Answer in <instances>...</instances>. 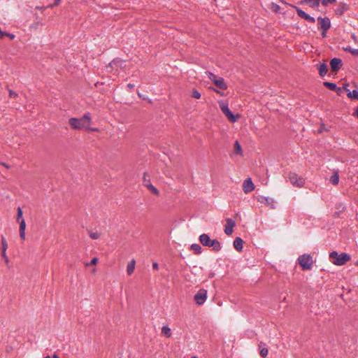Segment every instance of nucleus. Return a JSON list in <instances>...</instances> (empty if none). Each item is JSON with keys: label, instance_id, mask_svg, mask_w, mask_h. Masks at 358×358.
<instances>
[{"label": "nucleus", "instance_id": "f257e3e1", "mask_svg": "<svg viewBox=\"0 0 358 358\" xmlns=\"http://www.w3.org/2000/svg\"><path fill=\"white\" fill-rule=\"evenodd\" d=\"M91 117L89 113H85L81 118L71 117L69 120V124L73 129H82L90 125Z\"/></svg>", "mask_w": 358, "mask_h": 358}, {"label": "nucleus", "instance_id": "f03ea898", "mask_svg": "<svg viewBox=\"0 0 358 358\" xmlns=\"http://www.w3.org/2000/svg\"><path fill=\"white\" fill-rule=\"evenodd\" d=\"M329 259L334 264L343 266L351 259V257L345 252L338 254L336 251H333L329 254Z\"/></svg>", "mask_w": 358, "mask_h": 358}, {"label": "nucleus", "instance_id": "7ed1b4c3", "mask_svg": "<svg viewBox=\"0 0 358 358\" xmlns=\"http://www.w3.org/2000/svg\"><path fill=\"white\" fill-rule=\"evenodd\" d=\"M199 241L203 246L211 247L215 252L221 249V244L217 239L211 240L206 234H203L199 236Z\"/></svg>", "mask_w": 358, "mask_h": 358}, {"label": "nucleus", "instance_id": "20e7f679", "mask_svg": "<svg viewBox=\"0 0 358 358\" xmlns=\"http://www.w3.org/2000/svg\"><path fill=\"white\" fill-rule=\"evenodd\" d=\"M220 108L222 112L225 115V116L228 118V120L231 122H235L237 121V118L240 117L239 115H237V117L232 113V112L229 110L228 107V104L221 101L219 103Z\"/></svg>", "mask_w": 358, "mask_h": 358}, {"label": "nucleus", "instance_id": "39448f33", "mask_svg": "<svg viewBox=\"0 0 358 358\" xmlns=\"http://www.w3.org/2000/svg\"><path fill=\"white\" fill-rule=\"evenodd\" d=\"M208 78L216 85L217 87L221 90H227V85L225 83L223 78H217L214 73L208 72Z\"/></svg>", "mask_w": 358, "mask_h": 358}, {"label": "nucleus", "instance_id": "423d86ee", "mask_svg": "<svg viewBox=\"0 0 358 358\" xmlns=\"http://www.w3.org/2000/svg\"><path fill=\"white\" fill-rule=\"evenodd\" d=\"M298 263L302 268H310L313 266V258L310 255L304 254L298 258Z\"/></svg>", "mask_w": 358, "mask_h": 358}, {"label": "nucleus", "instance_id": "0eeeda50", "mask_svg": "<svg viewBox=\"0 0 358 358\" xmlns=\"http://www.w3.org/2000/svg\"><path fill=\"white\" fill-rule=\"evenodd\" d=\"M290 182L297 187H301L303 186L305 180L302 177L298 176L295 173L290 172L288 176Z\"/></svg>", "mask_w": 358, "mask_h": 358}, {"label": "nucleus", "instance_id": "6e6552de", "mask_svg": "<svg viewBox=\"0 0 358 358\" xmlns=\"http://www.w3.org/2000/svg\"><path fill=\"white\" fill-rule=\"evenodd\" d=\"M126 66L125 62L119 59L116 58L113 59L108 66H106L107 71H110L112 69H115L116 71L118 70L119 68L124 69Z\"/></svg>", "mask_w": 358, "mask_h": 358}, {"label": "nucleus", "instance_id": "1a4fd4ad", "mask_svg": "<svg viewBox=\"0 0 358 358\" xmlns=\"http://www.w3.org/2000/svg\"><path fill=\"white\" fill-rule=\"evenodd\" d=\"M207 298V292L205 289H200L195 295L194 300L198 305L203 304Z\"/></svg>", "mask_w": 358, "mask_h": 358}, {"label": "nucleus", "instance_id": "9d476101", "mask_svg": "<svg viewBox=\"0 0 358 358\" xmlns=\"http://www.w3.org/2000/svg\"><path fill=\"white\" fill-rule=\"evenodd\" d=\"M317 22L319 24V29L321 30L327 31L331 27V22L328 17H319L317 18Z\"/></svg>", "mask_w": 358, "mask_h": 358}, {"label": "nucleus", "instance_id": "9b49d317", "mask_svg": "<svg viewBox=\"0 0 358 358\" xmlns=\"http://www.w3.org/2000/svg\"><path fill=\"white\" fill-rule=\"evenodd\" d=\"M293 8L296 10L298 15L301 17V18L306 20V21L310 22V23H315V20L313 17H311L310 15L307 14L306 12L302 10L301 8H299L297 6H293Z\"/></svg>", "mask_w": 358, "mask_h": 358}, {"label": "nucleus", "instance_id": "f8f14e48", "mask_svg": "<svg viewBox=\"0 0 358 358\" xmlns=\"http://www.w3.org/2000/svg\"><path fill=\"white\" fill-rule=\"evenodd\" d=\"M331 70L332 72H337L343 66L341 59L334 57L330 61Z\"/></svg>", "mask_w": 358, "mask_h": 358}, {"label": "nucleus", "instance_id": "ddd939ff", "mask_svg": "<svg viewBox=\"0 0 358 358\" xmlns=\"http://www.w3.org/2000/svg\"><path fill=\"white\" fill-rule=\"evenodd\" d=\"M255 189V185L250 178L245 179L243 183V190L245 194L250 193Z\"/></svg>", "mask_w": 358, "mask_h": 358}, {"label": "nucleus", "instance_id": "4468645a", "mask_svg": "<svg viewBox=\"0 0 358 358\" xmlns=\"http://www.w3.org/2000/svg\"><path fill=\"white\" fill-rule=\"evenodd\" d=\"M226 224L224 228V233L227 235H231L233 233V229L236 226V222L231 218L226 219Z\"/></svg>", "mask_w": 358, "mask_h": 358}, {"label": "nucleus", "instance_id": "2eb2a0df", "mask_svg": "<svg viewBox=\"0 0 358 358\" xmlns=\"http://www.w3.org/2000/svg\"><path fill=\"white\" fill-rule=\"evenodd\" d=\"M349 9V6L345 3H340L338 7L335 10L337 15L341 16Z\"/></svg>", "mask_w": 358, "mask_h": 358}, {"label": "nucleus", "instance_id": "dca6fc26", "mask_svg": "<svg viewBox=\"0 0 358 358\" xmlns=\"http://www.w3.org/2000/svg\"><path fill=\"white\" fill-rule=\"evenodd\" d=\"M1 245H2V248H1L2 257H3L5 262H8V257L6 256V250L8 248V243H7L6 238L3 236H1Z\"/></svg>", "mask_w": 358, "mask_h": 358}, {"label": "nucleus", "instance_id": "f3484780", "mask_svg": "<svg viewBox=\"0 0 358 358\" xmlns=\"http://www.w3.org/2000/svg\"><path fill=\"white\" fill-rule=\"evenodd\" d=\"M20 237L22 240H25V229H26V223L24 219H21L20 222Z\"/></svg>", "mask_w": 358, "mask_h": 358}, {"label": "nucleus", "instance_id": "a211bd4d", "mask_svg": "<svg viewBox=\"0 0 358 358\" xmlns=\"http://www.w3.org/2000/svg\"><path fill=\"white\" fill-rule=\"evenodd\" d=\"M320 0H302L301 3H306L313 8H318L320 6Z\"/></svg>", "mask_w": 358, "mask_h": 358}, {"label": "nucleus", "instance_id": "6ab92c4d", "mask_svg": "<svg viewBox=\"0 0 358 358\" xmlns=\"http://www.w3.org/2000/svg\"><path fill=\"white\" fill-rule=\"evenodd\" d=\"M317 66H318L317 69H318V71H319V75L321 77H324L328 71L327 64L325 63H322V64L317 65Z\"/></svg>", "mask_w": 358, "mask_h": 358}, {"label": "nucleus", "instance_id": "aec40b11", "mask_svg": "<svg viewBox=\"0 0 358 358\" xmlns=\"http://www.w3.org/2000/svg\"><path fill=\"white\" fill-rule=\"evenodd\" d=\"M234 247L238 251H241L243 247V241L240 237L235 238L234 241Z\"/></svg>", "mask_w": 358, "mask_h": 358}, {"label": "nucleus", "instance_id": "412c9836", "mask_svg": "<svg viewBox=\"0 0 358 358\" xmlns=\"http://www.w3.org/2000/svg\"><path fill=\"white\" fill-rule=\"evenodd\" d=\"M234 152L236 155H243L242 148L238 141H236L234 143Z\"/></svg>", "mask_w": 358, "mask_h": 358}, {"label": "nucleus", "instance_id": "4be33fe9", "mask_svg": "<svg viewBox=\"0 0 358 358\" xmlns=\"http://www.w3.org/2000/svg\"><path fill=\"white\" fill-rule=\"evenodd\" d=\"M330 182L334 185H337L339 182V175L337 171H334L333 175L331 176L329 179Z\"/></svg>", "mask_w": 358, "mask_h": 358}, {"label": "nucleus", "instance_id": "5701e85b", "mask_svg": "<svg viewBox=\"0 0 358 358\" xmlns=\"http://www.w3.org/2000/svg\"><path fill=\"white\" fill-rule=\"evenodd\" d=\"M162 334L166 338H170L172 335L171 329L166 326H164L162 328Z\"/></svg>", "mask_w": 358, "mask_h": 358}, {"label": "nucleus", "instance_id": "b1692460", "mask_svg": "<svg viewBox=\"0 0 358 358\" xmlns=\"http://www.w3.org/2000/svg\"><path fill=\"white\" fill-rule=\"evenodd\" d=\"M262 345H263V343L260 342V343L259 345V348L260 349L259 353L262 357H266L268 355V350L267 348H263Z\"/></svg>", "mask_w": 358, "mask_h": 358}, {"label": "nucleus", "instance_id": "393cba45", "mask_svg": "<svg viewBox=\"0 0 358 358\" xmlns=\"http://www.w3.org/2000/svg\"><path fill=\"white\" fill-rule=\"evenodd\" d=\"M324 85L330 90L335 91L338 89L337 85L335 83L330 82H324Z\"/></svg>", "mask_w": 358, "mask_h": 358}, {"label": "nucleus", "instance_id": "a878e982", "mask_svg": "<svg viewBox=\"0 0 358 358\" xmlns=\"http://www.w3.org/2000/svg\"><path fill=\"white\" fill-rule=\"evenodd\" d=\"M264 202L269 206L271 208H275V201L273 199L265 197L264 198Z\"/></svg>", "mask_w": 358, "mask_h": 358}, {"label": "nucleus", "instance_id": "bb28decb", "mask_svg": "<svg viewBox=\"0 0 358 358\" xmlns=\"http://www.w3.org/2000/svg\"><path fill=\"white\" fill-rule=\"evenodd\" d=\"M191 249L196 253L200 254L201 253L202 248L199 244L194 243L191 245Z\"/></svg>", "mask_w": 358, "mask_h": 358}, {"label": "nucleus", "instance_id": "cd10ccee", "mask_svg": "<svg viewBox=\"0 0 358 358\" xmlns=\"http://www.w3.org/2000/svg\"><path fill=\"white\" fill-rule=\"evenodd\" d=\"M347 95L350 99L358 100V91L355 90L352 92L349 91Z\"/></svg>", "mask_w": 358, "mask_h": 358}, {"label": "nucleus", "instance_id": "c85d7f7f", "mask_svg": "<svg viewBox=\"0 0 358 358\" xmlns=\"http://www.w3.org/2000/svg\"><path fill=\"white\" fill-rule=\"evenodd\" d=\"M149 191H150L153 194L156 195V196H159V190L155 187L153 186L152 184H149L148 186L146 187Z\"/></svg>", "mask_w": 358, "mask_h": 358}, {"label": "nucleus", "instance_id": "c756f323", "mask_svg": "<svg viewBox=\"0 0 358 358\" xmlns=\"http://www.w3.org/2000/svg\"><path fill=\"white\" fill-rule=\"evenodd\" d=\"M147 176H148L147 173H144L143 178V185L145 187L148 186L149 184H152L151 181H150V178H147Z\"/></svg>", "mask_w": 358, "mask_h": 358}, {"label": "nucleus", "instance_id": "7c9ffc66", "mask_svg": "<svg viewBox=\"0 0 358 358\" xmlns=\"http://www.w3.org/2000/svg\"><path fill=\"white\" fill-rule=\"evenodd\" d=\"M99 259L97 257H94L92 258V259L91 260L90 262H86L85 263V266L86 267H89V266H93V265H96L98 262Z\"/></svg>", "mask_w": 358, "mask_h": 358}, {"label": "nucleus", "instance_id": "2f4dec72", "mask_svg": "<svg viewBox=\"0 0 358 358\" xmlns=\"http://www.w3.org/2000/svg\"><path fill=\"white\" fill-rule=\"evenodd\" d=\"M89 236L91 238L96 240V239L99 238L100 234L98 231H94V232L91 231V232H90Z\"/></svg>", "mask_w": 358, "mask_h": 358}, {"label": "nucleus", "instance_id": "473e14b6", "mask_svg": "<svg viewBox=\"0 0 358 358\" xmlns=\"http://www.w3.org/2000/svg\"><path fill=\"white\" fill-rule=\"evenodd\" d=\"M336 2V0H322L321 3L324 6H327L329 4H332Z\"/></svg>", "mask_w": 358, "mask_h": 358}, {"label": "nucleus", "instance_id": "72a5a7b5", "mask_svg": "<svg viewBox=\"0 0 358 358\" xmlns=\"http://www.w3.org/2000/svg\"><path fill=\"white\" fill-rule=\"evenodd\" d=\"M22 218V210L20 207L17 208V221L20 222Z\"/></svg>", "mask_w": 358, "mask_h": 358}, {"label": "nucleus", "instance_id": "f704fd0d", "mask_svg": "<svg viewBox=\"0 0 358 358\" xmlns=\"http://www.w3.org/2000/svg\"><path fill=\"white\" fill-rule=\"evenodd\" d=\"M136 261L135 259H131L127 264V268L133 269L135 268Z\"/></svg>", "mask_w": 358, "mask_h": 358}, {"label": "nucleus", "instance_id": "c9c22d12", "mask_svg": "<svg viewBox=\"0 0 358 358\" xmlns=\"http://www.w3.org/2000/svg\"><path fill=\"white\" fill-rule=\"evenodd\" d=\"M194 98L195 99H200L201 98V94L199 93V91H197L196 90H192V95Z\"/></svg>", "mask_w": 358, "mask_h": 358}, {"label": "nucleus", "instance_id": "e433bc0d", "mask_svg": "<svg viewBox=\"0 0 358 358\" xmlns=\"http://www.w3.org/2000/svg\"><path fill=\"white\" fill-rule=\"evenodd\" d=\"M9 96H10V97L15 98L17 96V94L15 93L14 91L10 90H9Z\"/></svg>", "mask_w": 358, "mask_h": 358}, {"label": "nucleus", "instance_id": "4c0bfd02", "mask_svg": "<svg viewBox=\"0 0 358 358\" xmlns=\"http://www.w3.org/2000/svg\"><path fill=\"white\" fill-rule=\"evenodd\" d=\"M348 86H349V84L348 83H345L343 84V86L342 87V89L343 90V91H345L348 93V92L350 91L349 89H348Z\"/></svg>", "mask_w": 358, "mask_h": 358}, {"label": "nucleus", "instance_id": "58836bf2", "mask_svg": "<svg viewBox=\"0 0 358 358\" xmlns=\"http://www.w3.org/2000/svg\"><path fill=\"white\" fill-rule=\"evenodd\" d=\"M55 3L50 6V8H53L54 6H58L61 2V0H55Z\"/></svg>", "mask_w": 358, "mask_h": 358}, {"label": "nucleus", "instance_id": "ea45409f", "mask_svg": "<svg viewBox=\"0 0 358 358\" xmlns=\"http://www.w3.org/2000/svg\"><path fill=\"white\" fill-rule=\"evenodd\" d=\"M335 92H336V94H337L338 95H339V96H340V95L343 93V90L341 87H338V89H337V90H335Z\"/></svg>", "mask_w": 358, "mask_h": 358}, {"label": "nucleus", "instance_id": "a19ab883", "mask_svg": "<svg viewBox=\"0 0 358 358\" xmlns=\"http://www.w3.org/2000/svg\"><path fill=\"white\" fill-rule=\"evenodd\" d=\"M343 50L344 51H345V52H348L351 53V51L352 50V48H351V47H350V46H347V47L343 48Z\"/></svg>", "mask_w": 358, "mask_h": 358}, {"label": "nucleus", "instance_id": "79ce46f5", "mask_svg": "<svg viewBox=\"0 0 358 358\" xmlns=\"http://www.w3.org/2000/svg\"><path fill=\"white\" fill-rule=\"evenodd\" d=\"M324 130H327V129L324 127V124H322L320 128L318 129L317 131H318L319 134H320V133H322Z\"/></svg>", "mask_w": 358, "mask_h": 358}, {"label": "nucleus", "instance_id": "37998d69", "mask_svg": "<svg viewBox=\"0 0 358 358\" xmlns=\"http://www.w3.org/2000/svg\"><path fill=\"white\" fill-rule=\"evenodd\" d=\"M351 54L355 56H358V49H352Z\"/></svg>", "mask_w": 358, "mask_h": 358}, {"label": "nucleus", "instance_id": "c03bdc74", "mask_svg": "<svg viewBox=\"0 0 358 358\" xmlns=\"http://www.w3.org/2000/svg\"><path fill=\"white\" fill-rule=\"evenodd\" d=\"M6 36L9 37L10 39H13L15 38V35L13 34L7 33L6 34Z\"/></svg>", "mask_w": 358, "mask_h": 358}, {"label": "nucleus", "instance_id": "a18cd8bd", "mask_svg": "<svg viewBox=\"0 0 358 358\" xmlns=\"http://www.w3.org/2000/svg\"><path fill=\"white\" fill-rule=\"evenodd\" d=\"M0 164L2 165L3 166H4L5 168L6 169H10V166L4 163V162H0Z\"/></svg>", "mask_w": 358, "mask_h": 358}, {"label": "nucleus", "instance_id": "49530a36", "mask_svg": "<svg viewBox=\"0 0 358 358\" xmlns=\"http://www.w3.org/2000/svg\"><path fill=\"white\" fill-rule=\"evenodd\" d=\"M352 266L358 267V259L353 261Z\"/></svg>", "mask_w": 358, "mask_h": 358}, {"label": "nucleus", "instance_id": "de8ad7c7", "mask_svg": "<svg viewBox=\"0 0 358 358\" xmlns=\"http://www.w3.org/2000/svg\"><path fill=\"white\" fill-rule=\"evenodd\" d=\"M321 34H322V38H326L327 37V31L322 30Z\"/></svg>", "mask_w": 358, "mask_h": 358}, {"label": "nucleus", "instance_id": "09e8293b", "mask_svg": "<svg viewBox=\"0 0 358 358\" xmlns=\"http://www.w3.org/2000/svg\"><path fill=\"white\" fill-rule=\"evenodd\" d=\"M152 268H158V264L157 262H153L152 264Z\"/></svg>", "mask_w": 358, "mask_h": 358}, {"label": "nucleus", "instance_id": "8fccbe9b", "mask_svg": "<svg viewBox=\"0 0 358 358\" xmlns=\"http://www.w3.org/2000/svg\"><path fill=\"white\" fill-rule=\"evenodd\" d=\"M353 115L358 117V108H357L353 113Z\"/></svg>", "mask_w": 358, "mask_h": 358}, {"label": "nucleus", "instance_id": "3c124183", "mask_svg": "<svg viewBox=\"0 0 358 358\" xmlns=\"http://www.w3.org/2000/svg\"><path fill=\"white\" fill-rule=\"evenodd\" d=\"M127 87L129 88V89H133L134 87V85L133 84H131V83H129L127 85Z\"/></svg>", "mask_w": 358, "mask_h": 358}, {"label": "nucleus", "instance_id": "603ef678", "mask_svg": "<svg viewBox=\"0 0 358 358\" xmlns=\"http://www.w3.org/2000/svg\"><path fill=\"white\" fill-rule=\"evenodd\" d=\"M134 270H127V273L129 275H131L133 273Z\"/></svg>", "mask_w": 358, "mask_h": 358}, {"label": "nucleus", "instance_id": "864d4df0", "mask_svg": "<svg viewBox=\"0 0 358 358\" xmlns=\"http://www.w3.org/2000/svg\"><path fill=\"white\" fill-rule=\"evenodd\" d=\"M213 90H214L216 93H217V94H220V95H223V94H222L219 90H217L214 89V88H213Z\"/></svg>", "mask_w": 358, "mask_h": 358}, {"label": "nucleus", "instance_id": "5fc2aeb1", "mask_svg": "<svg viewBox=\"0 0 358 358\" xmlns=\"http://www.w3.org/2000/svg\"><path fill=\"white\" fill-rule=\"evenodd\" d=\"M52 358H59V357L58 355H57L56 354H55V355H53Z\"/></svg>", "mask_w": 358, "mask_h": 358}, {"label": "nucleus", "instance_id": "6e6d98bb", "mask_svg": "<svg viewBox=\"0 0 358 358\" xmlns=\"http://www.w3.org/2000/svg\"><path fill=\"white\" fill-rule=\"evenodd\" d=\"M213 275H214V273H213L210 274V277H213Z\"/></svg>", "mask_w": 358, "mask_h": 358}, {"label": "nucleus", "instance_id": "4d7b16f0", "mask_svg": "<svg viewBox=\"0 0 358 358\" xmlns=\"http://www.w3.org/2000/svg\"><path fill=\"white\" fill-rule=\"evenodd\" d=\"M12 348L10 347V349H7L6 351L8 352L10 351V350H11Z\"/></svg>", "mask_w": 358, "mask_h": 358}, {"label": "nucleus", "instance_id": "13d9d810", "mask_svg": "<svg viewBox=\"0 0 358 358\" xmlns=\"http://www.w3.org/2000/svg\"><path fill=\"white\" fill-rule=\"evenodd\" d=\"M44 358H50V356H46Z\"/></svg>", "mask_w": 358, "mask_h": 358}, {"label": "nucleus", "instance_id": "bf43d9fd", "mask_svg": "<svg viewBox=\"0 0 358 358\" xmlns=\"http://www.w3.org/2000/svg\"><path fill=\"white\" fill-rule=\"evenodd\" d=\"M191 358H197L196 356H193Z\"/></svg>", "mask_w": 358, "mask_h": 358}]
</instances>
